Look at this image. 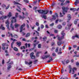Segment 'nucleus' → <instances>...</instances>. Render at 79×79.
<instances>
[{"instance_id": "f257e3e1", "label": "nucleus", "mask_w": 79, "mask_h": 79, "mask_svg": "<svg viewBox=\"0 0 79 79\" xmlns=\"http://www.w3.org/2000/svg\"><path fill=\"white\" fill-rule=\"evenodd\" d=\"M37 11L39 13H40V14H42L43 15H47V14L48 12H49V10H35V12L36 13H37Z\"/></svg>"}, {"instance_id": "f03ea898", "label": "nucleus", "mask_w": 79, "mask_h": 79, "mask_svg": "<svg viewBox=\"0 0 79 79\" xmlns=\"http://www.w3.org/2000/svg\"><path fill=\"white\" fill-rule=\"evenodd\" d=\"M58 1H60L61 3L60 4L61 6H65L67 5V3H69L70 1L69 0H66L64 3L65 2V0H58Z\"/></svg>"}, {"instance_id": "7ed1b4c3", "label": "nucleus", "mask_w": 79, "mask_h": 79, "mask_svg": "<svg viewBox=\"0 0 79 79\" xmlns=\"http://www.w3.org/2000/svg\"><path fill=\"white\" fill-rule=\"evenodd\" d=\"M12 19L11 21V23L10 25V27L11 29H12V30H14V27L13 26V22L16 23V17H12Z\"/></svg>"}, {"instance_id": "20e7f679", "label": "nucleus", "mask_w": 79, "mask_h": 79, "mask_svg": "<svg viewBox=\"0 0 79 79\" xmlns=\"http://www.w3.org/2000/svg\"><path fill=\"white\" fill-rule=\"evenodd\" d=\"M61 34L62 35V36H59L57 38V40L59 41H61L63 39H64V35H65V33H64V31H62L61 32Z\"/></svg>"}, {"instance_id": "39448f33", "label": "nucleus", "mask_w": 79, "mask_h": 79, "mask_svg": "<svg viewBox=\"0 0 79 79\" xmlns=\"http://www.w3.org/2000/svg\"><path fill=\"white\" fill-rule=\"evenodd\" d=\"M62 9L63 10L62 14L64 15H65L64 12H65V13H67V12H68V10H69V8L67 7H65L64 6H63L62 7Z\"/></svg>"}, {"instance_id": "423d86ee", "label": "nucleus", "mask_w": 79, "mask_h": 79, "mask_svg": "<svg viewBox=\"0 0 79 79\" xmlns=\"http://www.w3.org/2000/svg\"><path fill=\"white\" fill-rule=\"evenodd\" d=\"M25 26H26L25 23H23V24L21 25V27H20V32H23V29L24 27H25Z\"/></svg>"}, {"instance_id": "0eeeda50", "label": "nucleus", "mask_w": 79, "mask_h": 79, "mask_svg": "<svg viewBox=\"0 0 79 79\" xmlns=\"http://www.w3.org/2000/svg\"><path fill=\"white\" fill-rule=\"evenodd\" d=\"M65 62L66 64H68L69 63V60H67L66 61V60H64L63 61H62V64H64V65H65V64H64Z\"/></svg>"}, {"instance_id": "6e6552de", "label": "nucleus", "mask_w": 79, "mask_h": 79, "mask_svg": "<svg viewBox=\"0 0 79 79\" xmlns=\"http://www.w3.org/2000/svg\"><path fill=\"white\" fill-rule=\"evenodd\" d=\"M25 63L26 64H28V65H30L29 66L30 68H31V67L32 66V65L31 64L32 63V61H30L29 63H28V62H27V61H25Z\"/></svg>"}, {"instance_id": "1a4fd4ad", "label": "nucleus", "mask_w": 79, "mask_h": 79, "mask_svg": "<svg viewBox=\"0 0 79 79\" xmlns=\"http://www.w3.org/2000/svg\"><path fill=\"white\" fill-rule=\"evenodd\" d=\"M72 25V24H71L70 25L68 24L67 26H66V27H65V29L66 30H70L71 27V26Z\"/></svg>"}, {"instance_id": "9d476101", "label": "nucleus", "mask_w": 79, "mask_h": 79, "mask_svg": "<svg viewBox=\"0 0 79 79\" xmlns=\"http://www.w3.org/2000/svg\"><path fill=\"white\" fill-rule=\"evenodd\" d=\"M34 52H32L30 54V57L31 59H34L35 58V56L34 55Z\"/></svg>"}, {"instance_id": "9b49d317", "label": "nucleus", "mask_w": 79, "mask_h": 79, "mask_svg": "<svg viewBox=\"0 0 79 79\" xmlns=\"http://www.w3.org/2000/svg\"><path fill=\"white\" fill-rule=\"evenodd\" d=\"M64 43V42H63L62 43V41H58L57 42V44L59 46H60L61 44H63Z\"/></svg>"}, {"instance_id": "f8f14e48", "label": "nucleus", "mask_w": 79, "mask_h": 79, "mask_svg": "<svg viewBox=\"0 0 79 79\" xmlns=\"http://www.w3.org/2000/svg\"><path fill=\"white\" fill-rule=\"evenodd\" d=\"M67 17L68 18V19L67 20V22H69V21L71 20V15L70 14H69L67 15Z\"/></svg>"}, {"instance_id": "ddd939ff", "label": "nucleus", "mask_w": 79, "mask_h": 79, "mask_svg": "<svg viewBox=\"0 0 79 79\" xmlns=\"http://www.w3.org/2000/svg\"><path fill=\"white\" fill-rule=\"evenodd\" d=\"M50 56V55L48 54V55L45 56L44 57L42 58V59H46V58H49Z\"/></svg>"}, {"instance_id": "4468645a", "label": "nucleus", "mask_w": 79, "mask_h": 79, "mask_svg": "<svg viewBox=\"0 0 79 79\" xmlns=\"http://www.w3.org/2000/svg\"><path fill=\"white\" fill-rule=\"evenodd\" d=\"M16 44L18 46V47H20L21 45V42H16Z\"/></svg>"}, {"instance_id": "2eb2a0df", "label": "nucleus", "mask_w": 79, "mask_h": 79, "mask_svg": "<svg viewBox=\"0 0 79 79\" xmlns=\"http://www.w3.org/2000/svg\"><path fill=\"white\" fill-rule=\"evenodd\" d=\"M50 60H48V61L47 62V63H50L51 62V61H53V58L52 57H50L49 58Z\"/></svg>"}, {"instance_id": "dca6fc26", "label": "nucleus", "mask_w": 79, "mask_h": 79, "mask_svg": "<svg viewBox=\"0 0 79 79\" xmlns=\"http://www.w3.org/2000/svg\"><path fill=\"white\" fill-rule=\"evenodd\" d=\"M3 26V25H1V26L0 27V29H2V30H5V27Z\"/></svg>"}, {"instance_id": "f3484780", "label": "nucleus", "mask_w": 79, "mask_h": 79, "mask_svg": "<svg viewBox=\"0 0 79 79\" xmlns=\"http://www.w3.org/2000/svg\"><path fill=\"white\" fill-rule=\"evenodd\" d=\"M19 26H20V25H19V24H18L17 23H16L15 24V28H18V27H19Z\"/></svg>"}, {"instance_id": "a211bd4d", "label": "nucleus", "mask_w": 79, "mask_h": 79, "mask_svg": "<svg viewBox=\"0 0 79 79\" xmlns=\"http://www.w3.org/2000/svg\"><path fill=\"white\" fill-rule=\"evenodd\" d=\"M55 19H56V16L55 15H52V18H51V20H55Z\"/></svg>"}, {"instance_id": "6ab92c4d", "label": "nucleus", "mask_w": 79, "mask_h": 79, "mask_svg": "<svg viewBox=\"0 0 79 79\" xmlns=\"http://www.w3.org/2000/svg\"><path fill=\"white\" fill-rule=\"evenodd\" d=\"M12 16V14H11V12H10L9 13L8 15L7 16V17H8V18H10L11 16Z\"/></svg>"}, {"instance_id": "aec40b11", "label": "nucleus", "mask_w": 79, "mask_h": 79, "mask_svg": "<svg viewBox=\"0 0 79 79\" xmlns=\"http://www.w3.org/2000/svg\"><path fill=\"white\" fill-rule=\"evenodd\" d=\"M41 17L42 18H44L45 19H47V16L45 15H41Z\"/></svg>"}, {"instance_id": "412c9836", "label": "nucleus", "mask_w": 79, "mask_h": 79, "mask_svg": "<svg viewBox=\"0 0 79 79\" xmlns=\"http://www.w3.org/2000/svg\"><path fill=\"white\" fill-rule=\"evenodd\" d=\"M69 68H70L69 70V73H71V71H72V68L71 67V65H69Z\"/></svg>"}, {"instance_id": "4be33fe9", "label": "nucleus", "mask_w": 79, "mask_h": 79, "mask_svg": "<svg viewBox=\"0 0 79 79\" xmlns=\"http://www.w3.org/2000/svg\"><path fill=\"white\" fill-rule=\"evenodd\" d=\"M14 38H15V39H17V38H18V35H17L14 34L13 35V37Z\"/></svg>"}, {"instance_id": "5701e85b", "label": "nucleus", "mask_w": 79, "mask_h": 79, "mask_svg": "<svg viewBox=\"0 0 79 79\" xmlns=\"http://www.w3.org/2000/svg\"><path fill=\"white\" fill-rule=\"evenodd\" d=\"M77 3H79V0H76L75 2V5L76 6H77Z\"/></svg>"}, {"instance_id": "b1692460", "label": "nucleus", "mask_w": 79, "mask_h": 79, "mask_svg": "<svg viewBox=\"0 0 79 79\" xmlns=\"http://www.w3.org/2000/svg\"><path fill=\"white\" fill-rule=\"evenodd\" d=\"M57 27L59 29H61L62 28V26L60 25H59L57 26Z\"/></svg>"}, {"instance_id": "393cba45", "label": "nucleus", "mask_w": 79, "mask_h": 79, "mask_svg": "<svg viewBox=\"0 0 79 79\" xmlns=\"http://www.w3.org/2000/svg\"><path fill=\"white\" fill-rule=\"evenodd\" d=\"M15 51V52H17L18 51V48H17L16 47H15L14 48V49H13Z\"/></svg>"}, {"instance_id": "a878e982", "label": "nucleus", "mask_w": 79, "mask_h": 79, "mask_svg": "<svg viewBox=\"0 0 79 79\" xmlns=\"http://www.w3.org/2000/svg\"><path fill=\"white\" fill-rule=\"evenodd\" d=\"M30 36V33H28L26 35L25 37H29Z\"/></svg>"}, {"instance_id": "bb28decb", "label": "nucleus", "mask_w": 79, "mask_h": 79, "mask_svg": "<svg viewBox=\"0 0 79 79\" xmlns=\"http://www.w3.org/2000/svg\"><path fill=\"white\" fill-rule=\"evenodd\" d=\"M78 20H79V19H77L75 20V21H74V24H77V21H78Z\"/></svg>"}, {"instance_id": "cd10ccee", "label": "nucleus", "mask_w": 79, "mask_h": 79, "mask_svg": "<svg viewBox=\"0 0 79 79\" xmlns=\"http://www.w3.org/2000/svg\"><path fill=\"white\" fill-rule=\"evenodd\" d=\"M40 53H41V52H37L36 53V56L37 57H39V54Z\"/></svg>"}, {"instance_id": "c85d7f7f", "label": "nucleus", "mask_w": 79, "mask_h": 79, "mask_svg": "<svg viewBox=\"0 0 79 79\" xmlns=\"http://www.w3.org/2000/svg\"><path fill=\"white\" fill-rule=\"evenodd\" d=\"M47 37H44L43 38V42H45L46 41V39H47Z\"/></svg>"}, {"instance_id": "c756f323", "label": "nucleus", "mask_w": 79, "mask_h": 79, "mask_svg": "<svg viewBox=\"0 0 79 79\" xmlns=\"http://www.w3.org/2000/svg\"><path fill=\"white\" fill-rule=\"evenodd\" d=\"M7 29L9 31H10V26H9V24H7L6 26Z\"/></svg>"}, {"instance_id": "7c9ffc66", "label": "nucleus", "mask_w": 79, "mask_h": 79, "mask_svg": "<svg viewBox=\"0 0 79 79\" xmlns=\"http://www.w3.org/2000/svg\"><path fill=\"white\" fill-rule=\"evenodd\" d=\"M14 2H15V3H14L15 5H17V4H18V5H21V4L18 3V2H16L15 1H14Z\"/></svg>"}, {"instance_id": "2f4dec72", "label": "nucleus", "mask_w": 79, "mask_h": 79, "mask_svg": "<svg viewBox=\"0 0 79 79\" xmlns=\"http://www.w3.org/2000/svg\"><path fill=\"white\" fill-rule=\"evenodd\" d=\"M33 62H34V64H37V62H38V60H34Z\"/></svg>"}, {"instance_id": "473e14b6", "label": "nucleus", "mask_w": 79, "mask_h": 79, "mask_svg": "<svg viewBox=\"0 0 79 79\" xmlns=\"http://www.w3.org/2000/svg\"><path fill=\"white\" fill-rule=\"evenodd\" d=\"M38 47L39 48H41V44H39L38 45Z\"/></svg>"}, {"instance_id": "72a5a7b5", "label": "nucleus", "mask_w": 79, "mask_h": 79, "mask_svg": "<svg viewBox=\"0 0 79 79\" xmlns=\"http://www.w3.org/2000/svg\"><path fill=\"white\" fill-rule=\"evenodd\" d=\"M6 24H10V23L9 22V21H8V20H7L6 22Z\"/></svg>"}, {"instance_id": "f704fd0d", "label": "nucleus", "mask_w": 79, "mask_h": 79, "mask_svg": "<svg viewBox=\"0 0 79 79\" xmlns=\"http://www.w3.org/2000/svg\"><path fill=\"white\" fill-rule=\"evenodd\" d=\"M23 49H25V46H22L20 48V49L21 50H23Z\"/></svg>"}, {"instance_id": "c9c22d12", "label": "nucleus", "mask_w": 79, "mask_h": 79, "mask_svg": "<svg viewBox=\"0 0 79 79\" xmlns=\"http://www.w3.org/2000/svg\"><path fill=\"white\" fill-rule=\"evenodd\" d=\"M35 25L37 26H39V23L38 22H36L35 23Z\"/></svg>"}, {"instance_id": "e433bc0d", "label": "nucleus", "mask_w": 79, "mask_h": 79, "mask_svg": "<svg viewBox=\"0 0 79 79\" xmlns=\"http://www.w3.org/2000/svg\"><path fill=\"white\" fill-rule=\"evenodd\" d=\"M49 26L51 27H52V26H54V23H52L50 24L49 25Z\"/></svg>"}, {"instance_id": "4c0bfd02", "label": "nucleus", "mask_w": 79, "mask_h": 79, "mask_svg": "<svg viewBox=\"0 0 79 79\" xmlns=\"http://www.w3.org/2000/svg\"><path fill=\"white\" fill-rule=\"evenodd\" d=\"M58 21H59V19H58L57 20H56V21H55L56 24H58Z\"/></svg>"}, {"instance_id": "58836bf2", "label": "nucleus", "mask_w": 79, "mask_h": 79, "mask_svg": "<svg viewBox=\"0 0 79 79\" xmlns=\"http://www.w3.org/2000/svg\"><path fill=\"white\" fill-rule=\"evenodd\" d=\"M10 68H11V65H9L8 67H7V69L8 70H9L10 69Z\"/></svg>"}, {"instance_id": "ea45409f", "label": "nucleus", "mask_w": 79, "mask_h": 79, "mask_svg": "<svg viewBox=\"0 0 79 79\" xmlns=\"http://www.w3.org/2000/svg\"><path fill=\"white\" fill-rule=\"evenodd\" d=\"M55 47H53L51 49V51H53L54 50H55Z\"/></svg>"}, {"instance_id": "a19ab883", "label": "nucleus", "mask_w": 79, "mask_h": 79, "mask_svg": "<svg viewBox=\"0 0 79 79\" xmlns=\"http://www.w3.org/2000/svg\"><path fill=\"white\" fill-rule=\"evenodd\" d=\"M54 45H55V43L53 42L52 43L51 46H54Z\"/></svg>"}, {"instance_id": "79ce46f5", "label": "nucleus", "mask_w": 79, "mask_h": 79, "mask_svg": "<svg viewBox=\"0 0 79 79\" xmlns=\"http://www.w3.org/2000/svg\"><path fill=\"white\" fill-rule=\"evenodd\" d=\"M35 49V48H31L29 50V51H32V50H34V49Z\"/></svg>"}, {"instance_id": "37998d69", "label": "nucleus", "mask_w": 79, "mask_h": 79, "mask_svg": "<svg viewBox=\"0 0 79 79\" xmlns=\"http://www.w3.org/2000/svg\"><path fill=\"white\" fill-rule=\"evenodd\" d=\"M2 8H4V7H6V5L4 4H3L2 5Z\"/></svg>"}, {"instance_id": "c03bdc74", "label": "nucleus", "mask_w": 79, "mask_h": 79, "mask_svg": "<svg viewBox=\"0 0 79 79\" xmlns=\"http://www.w3.org/2000/svg\"><path fill=\"white\" fill-rule=\"evenodd\" d=\"M6 43H3L2 44V46L4 47V46H6Z\"/></svg>"}, {"instance_id": "a18cd8bd", "label": "nucleus", "mask_w": 79, "mask_h": 79, "mask_svg": "<svg viewBox=\"0 0 79 79\" xmlns=\"http://www.w3.org/2000/svg\"><path fill=\"white\" fill-rule=\"evenodd\" d=\"M55 5V2H53V3L52 4V6H53Z\"/></svg>"}, {"instance_id": "49530a36", "label": "nucleus", "mask_w": 79, "mask_h": 79, "mask_svg": "<svg viewBox=\"0 0 79 79\" xmlns=\"http://www.w3.org/2000/svg\"><path fill=\"white\" fill-rule=\"evenodd\" d=\"M18 13H16L15 17V18H18Z\"/></svg>"}, {"instance_id": "de8ad7c7", "label": "nucleus", "mask_w": 79, "mask_h": 79, "mask_svg": "<svg viewBox=\"0 0 79 79\" xmlns=\"http://www.w3.org/2000/svg\"><path fill=\"white\" fill-rule=\"evenodd\" d=\"M76 66H78L79 65V62H77L76 63Z\"/></svg>"}, {"instance_id": "09e8293b", "label": "nucleus", "mask_w": 79, "mask_h": 79, "mask_svg": "<svg viewBox=\"0 0 79 79\" xmlns=\"http://www.w3.org/2000/svg\"><path fill=\"white\" fill-rule=\"evenodd\" d=\"M41 29H44V26L43 25H41Z\"/></svg>"}, {"instance_id": "8fccbe9b", "label": "nucleus", "mask_w": 79, "mask_h": 79, "mask_svg": "<svg viewBox=\"0 0 79 79\" xmlns=\"http://www.w3.org/2000/svg\"><path fill=\"white\" fill-rule=\"evenodd\" d=\"M35 32L36 33V34H38V36H39V32H38V31H35Z\"/></svg>"}, {"instance_id": "3c124183", "label": "nucleus", "mask_w": 79, "mask_h": 79, "mask_svg": "<svg viewBox=\"0 0 79 79\" xmlns=\"http://www.w3.org/2000/svg\"><path fill=\"white\" fill-rule=\"evenodd\" d=\"M24 2H26V3H29V1L27 0H24Z\"/></svg>"}, {"instance_id": "603ef678", "label": "nucleus", "mask_w": 79, "mask_h": 79, "mask_svg": "<svg viewBox=\"0 0 79 79\" xmlns=\"http://www.w3.org/2000/svg\"><path fill=\"white\" fill-rule=\"evenodd\" d=\"M52 55L53 56H56V53H53Z\"/></svg>"}, {"instance_id": "864d4df0", "label": "nucleus", "mask_w": 79, "mask_h": 79, "mask_svg": "<svg viewBox=\"0 0 79 79\" xmlns=\"http://www.w3.org/2000/svg\"><path fill=\"white\" fill-rule=\"evenodd\" d=\"M56 52H58V48H56V50L55 51Z\"/></svg>"}, {"instance_id": "5fc2aeb1", "label": "nucleus", "mask_w": 79, "mask_h": 79, "mask_svg": "<svg viewBox=\"0 0 79 79\" xmlns=\"http://www.w3.org/2000/svg\"><path fill=\"white\" fill-rule=\"evenodd\" d=\"M66 22H64L63 23H62V25L63 26H65V25H66Z\"/></svg>"}, {"instance_id": "6e6d98bb", "label": "nucleus", "mask_w": 79, "mask_h": 79, "mask_svg": "<svg viewBox=\"0 0 79 79\" xmlns=\"http://www.w3.org/2000/svg\"><path fill=\"white\" fill-rule=\"evenodd\" d=\"M0 17L1 18V19H2V20H3V19H4L3 18V16H2Z\"/></svg>"}, {"instance_id": "4d7b16f0", "label": "nucleus", "mask_w": 79, "mask_h": 79, "mask_svg": "<svg viewBox=\"0 0 79 79\" xmlns=\"http://www.w3.org/2000/svg\"><path fill=\"white\" fill-rule=\"evenodd\" d=\"M57 53L58 55H60V54H61L62 53V52L60 51L58 52Z\"/></svg>"}, {"instance_id": "13d9d810", "label": "nucleus", "mask_w": 79, "mask_h": 79, "mask_svg": "<svg viewBox=\"0 0 79 79\" xmlns=\"http://www.w3.org/2000/svg\"><path fill=\"white\" fill-rule=\"evenodd\" d=\"M3 12H2V11H0V15H3Z\"/></svg>"}, {"instance_id": "bf43d9fd", "label": "nucleus", "mask_w": 79, "mask_h": 79, "mask_svg": "<svg viewBox=\"0 0 79 79\" xmlns=\"http://www.w3.org/2000/svg\"><path fill=\"white\" fill-rule=\"evenodd\" d=\"M63 71H64V70H63V67L61 70V73L62 74L63 73Z\"/></svg>"}, {"instance_id": "052dcab7", "label": "nucleus", "mask_w": 79, "mask_h": 79, "mask_svg": "<svg viewBox=\"0 0 79 79\" xmlns=\"http://www.w3.org/2000/svg\"><path fill=\"white\" fill-rule=\"evenodd\" d=\"M37 8V7H35V6L33 8V10H36V9Z\"/></svg>"}, {"instance_id": "680f3d73", "label": "nucleus", "mask_w": 79, "mask_h": 79, "mask_svg": "<svg viewBox=\"0 0 79 79\" xmlns=\"http://www.w3.org/2000/svg\"><path fill=\"white\" fill-rule=\"evenodd\" d=\"M60 17H63V15H62V13H61L60 12Z\"/></svg>"}, {"instance_id": "e2e57ef3", "label": "nucleus", "mask_w": 79, "mask_h": 79, "mask_svg": "<svg viewBox=\"0 0 79 79\" xmlns=\"http://www.w3.org/2000/svg\"><path fill=\"white\" fill-rule=\"evenodd\" d=\"M5 48H6L4 46H3L2 47V49L3 50H5Z\"/></svg>"}, {"instance_id": "0e129e2a", "label": "nucleus", "mask_w": 79, "mask_h": 79, "mask_svg": "<svg viewBox=\"0 0 79 79\" xmlns=\"http://www.w3.org/2000/svg\"><path fill=\"white\" fill-rule=\"evenodd\" d=\"M33 46H34V48H35V47H36V44H33Z\"/></svg>"}, {"instance_id": "69168bd1", "label": "nucleus", "mask_w": 79, "mask_h": 79, "mask_svg": "<svg viewBox=\"0 0 79 79\" xmlns=\"http://www.w3.org/2000/svg\"><path fill=\"white\" fill-rule=\"evenodd\" d=\"M13 64V61H11L10 62V63L9 64L11 65V64Z\"/></svg>"}, {"instance_id": "338daca9", "label": "nucleus", "mask_w": 79, "mask_h": 79, "mask_svg": "<svg viewBox=\"0 0 79 79\" xmlns=\"http://www.w3.org/2000/svg\"><path fill=\"white\" fill-rule=\"evenodd\" d=\"M54 32H55V33L56 34H57V33H58V30H55L54 31Z\"/></svg>"}, {"instance_id": "774afa93", "label": "nucleus", "mask_w": 79, "mask_h": 79, "mask_svg": "<svg viewBox=\"0 0 79 79\" xmlns=\"http://www.w3.org/2000/svg\"><path fill=\"white\" fill-rule=\"evenodd\" d=\"M77 47V45H73V48H76Z\"/></svg>"}]
</instances>
